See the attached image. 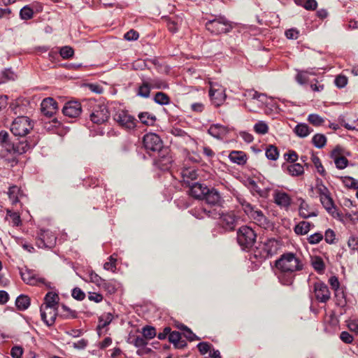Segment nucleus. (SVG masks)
Masks as SVG:
<instances>
[{
  "instance_id": "f257e3e1",
  "label": "nucleus",
  "mask_w": 358,
  "mask_h": 358,
  "mask_svg": "<svg viewBox=\"0 0 358 358\" xmlns=\"http://www.w3.org/2000/svg\"><path fill=\"white\" fill-rule=\"evenodd\" d=\"M279 281L284 285H291L294 282L295 273L303 268L301 259L292 252H287L275 262Z\"/></svg>"
},
{
  "instance_id": "f03ea898",
  "label": "nucleus",
  "mask_w": 358,
  "mask_h": 358,
  "mask_svg": "<svg viewBox=\"0 0 358 358\" xmlns=\"http://www.w3.org/2000/svg\"><path fill=\"white\" fill-rule=\"evenodd\" d=\"M8 136L7 131H0V157L2 158L6 157L8 153L17 155L25 153L29 149L34 147L37 143L36 141L29 143L25 139L16 143H11L8 141Z\"/></svg>"
},
{
  "instance_id": "7ed1b4c3",
  "label": "nucleus",
  "mask_w": 358,
  "mask_h": 358,
  "mask_svg": "<svg viewBox=\"0 0 358 358\" xmlns=\"http://www.w3.org/2000/svg\"><path fill=\"white\" fill-rule=\"evenodd\" d=\"M83 107L90 112V119L95 124H102L108 120L110 114L107 106L95 99H90L83 101Z\"/></svg>"
},
{
  "instance_id": "20e7f679",
  "label": "nucleus",
  "mask_w": 358,
  "mask_h": 358,
  "mask_svg": "<svg viewBox=\"0 0 358 358\" xmlns=\"http://www.w3.org/2000/svg\"><path fill=\"white\" fill-rule=\"evenodd\" d=\"M34 124L29 117L21 116L14 120L10 131L15 136H24L33 129Z\"/></svg>"
},
{
  "instance_id": "39448f33",
  "label": "nucleus",
  "mask_w": 358,
  "mask_h": 358,
  "mask_svg": "<svg viewBox=\"0 0 358 358\" xmlns=\"http://www.w3.org/2000/svg\"><path fill=\"white\" fill-rule=\"evenodd\" d=\"M256 238L255 231L248 226L241 227L237 232V241L243 249L251 248L255 244Z\"/></svg>"
},
{
  "instance_id": "423d86ee",
  "label": "nucleus",
  "mask_w": 358,
  "mask_h": 358,
  "mask_svg": "<svg viewBox=\"0 0 358 358\" xmlns=\"http://www.w3.org/2000/svg\"><path fill=\"white\" fill-rule=\"evenodd\" d=\"M206 27L211 34L215 35L229 32L231 29L229 21L221 16L208 20L206 23Z\"/></svg>"
},
{
  "instance_id": "0eeeda50",
  "label": "nucleus",
  "mask_w": 358,
  "mask_h": 358,
  "mask_svg": "<svg viewBox=\"0 0 358 358\" xmlns=\"http://www.w3.org/2000/svg\"><path fill=\"white\" fill-rule=\"evenodd\" d=\"M209 96L214 106H221L226 99L225 89L216 83H210Z\"/></svg>"
},
{
  "instance_id": "6e6552de",
  "label": "nucleus",
  "mask_w": 358,
  "mask_h": 358,
  "mask_svg": "<svg viewBox=\"0 0 358 358\" xmlns=\"http://www.w3.org/2000/svg\"><path fill=\"white\" fill-rule=\"evenodd\" d=\"M121 127L127 129H133L136 127V119L126 110H118L113 117Z\"/></svg>"
},
{
  "instance_id": "1a4fd4ad",
  "label": "nucleus",
  "mask_w": 358,
  "mask_h": 358,
  "mask_svg": "<svg viewBox=\"0 0 358 358\" xmlns=\"http://www.w3.org/2000/svg\"><path fill=\"white\" fill-rule=\"evenodd\" d=\"M143 142L146 150L153 152L160 151L163 147L160 137L154 133L145 134L143 136Z\"/></svg>"
},
{
  "instance_id": "9d476101",
  "label": "nucleus",
  "mask_w": 358,
  "mask_h": 358,
  "mask_svg": "<svg viewBox=\"0 0 358 358\" xmlns=\"http://www.w3.org/2000/svg\"><path fill=\"white\" fill-rule=\"evenodd\" d=\"M247 208L248 212L245 214L252 220L255 224L264 228L268 226V220L260 209L253 206H248Z\"/></svg>"
},
{
  "instance_id": "9b49d317",
  "label": "nucleus",
  "mask_w": 358,
  "mask_h": 358,
  "mask_svg": "<svg viewBox=\"0 0 358 358\" xmlns=\"http://www.w3.org/2000/svg\"><path fill=\"white\" fill-rule=\"evenodd\" d=\"M314 293L316 299L321 303H326L331 298V293L328 286L322 282L315 283Z\"/></svg>"
},
{
  "instance_id": "f8f14e48",
  "label": "nucleus",
  "mask_w": 358,
  "mask_h": 358,
  "mask_svg": "<svg viewBox=\"0 0 358 358\" xmlns=\"http://www.w3.org/2000/svg\"><path fill=\"white\" fill-rule=\"evenodd\" d=\"M83 106V105L78 101H69L65 104L62 112L65 116L77 117L81 113Z\"/></svg>"
},
{
  "instance_id": "ddd939ff",
  "label": "nucleus",
  "mask_w": 358,
  "mask_h": 358,
  "mask_svg": "<svg viewBox=\"0 0 358 358\" xmlns=\"http://www.w3.org/2000/svg\"><path fill=\"white\" fill-rule=\"evenodd\" d=\"M41 316L43 321L48 325L51 326L54 324L58 313L57 308H46L41 306Z\"/></svg>"
},
{
  "instance_id": "4468645a",
  "label": "nucleus",
  "mask_w": 358,
  "mask_h": 358,
  "mask_svg": "<svg viewBox=\"0 0 358 358\" xmlns=\"http://www.w3.org/2000/svg\"><path fill=\"white\" fill-rule=\"evenodd\" d=\"M41 106L42 113L47 117H52L57 111V103L50 97L44 99Z\"/></svg>"
},
{
  "instance_id": "2eb2a0df",
  "label": "nucleus",
  "mask_w": 358,
  "mask_h": 358,
  "mask_svg": "<svg viewBox=\"0 0 358 358\" xmlns=\"http://www.w3.org/2000/svg\"><path fill=\"white\" fill-rule=\"evenodd\" d=\"M220 224L227 230H233L236 224V217L234 213H222Z\"/></svg>"
},
{
  "instance_id": "dca6fc26",
  "label": "nucleus",
  "mask_w": 358,
  "mask_h": 358,
  "mask_svg": "<svg viewBox=\"0 0 358 358\" xmlns=\"http://www.w3.org/2000/svg\"><path fill=\"white\" fill-rule=\"evenodd\" d=\"M273 199L275 203L278 206L285 209H287L289 207L292 201V199L288 194L280 191L275 192Z\"/></svg>"
},
{
  "instance_id": "f3484780",
  "label": "nucleus",
  "mask_w": 358,
  "mask_h": 358,
  "mask_svg": "<svg viewBox=\"0 0 358 358\" xmlns=\"http://www.w3.org/2000/svg\"><path fill=\"white\" fill-rule=\"evenodd\" d=\"M203 199H205L206 203L210 206H220L222 203L220 193L214 188H208V192L205 193Z\"/></svg>"
},
{
  "instance_id": "a211bd4d",
  "label": "nucleus",
  "mask_w": 358,
  "mask_h": 358,
  "mask_svg": "<svg viewBox=\"0 0 358 358\" xmlns=\"http://www.w3.org/2000/svg\"><path fill=\"white\" fill-rule=\"evenodd\" d=\"M331 157L338 169H343L347 167L348 160L345 157L341 155L340 148L337 147L331 152Z\"/></svg>"
},
{
  "instance_id": "6ab92c4d",
  "label": "nucleus",
  "mask_w": 358,
  "mask_h": 358,
  "mask_svg": "<svg viewBox=\"0 0 358 358\" xmlns=\"http://www.w3.org/2000/svg\"><path fill=\"white\" fill-rule=\"evenodd\" d=\"M20 275L24 282L30 285H36L38 283H45V279L42 278H36L30 270L21 271Z\"/></svg>"
},
{
  "instance_id": "aec40b11",
  "label": "nucleus",
  "mask_w": 358,
  "mask_h": 358,
  "mask_svg": "<svg viewBox=\"0 0 358 358\" xmlns=\"http://www.w3.org/2000/svg\"><path fill=\"white\" fill-rule=\"evenodd\" d=\"M280 243L274 238H269L263 243V250L267 255L272 256L280 248Z\"/></svg>"
},
{
  "instance_id": "412c9836",
  "label": "nucleus",
  "mask_w": 358,
  "mask_h": 358,
  "mask_svg": "<svg viewBox=\"0 0 358 358\" xmlns=\"http://www.w3.org/2000/svg\"><path fill=\"white\" fill-rule=\"evenodd\" d=\"M208 187L199 182H195L190 186L189 194L199 199H203L206 192H208Z\"/></svg>"
},
{
  "instance_id": "4be33fe9",
  "label": "nucleus",
  "mask_w": 358,
  "mask_h": 358,
  "mask_svg": "<svg viewBox=\"0 0 358 358\" xmlns=\"http://www.w3.org/2000/svg\"><path fill=\"white\" fill-rule=\"evenodd\" d=\"M228 131L229 130L226 127L219 124L211 125L208 130L210 136L217 139L224 138L228 134Z\"/></svg>"
},
{
  "instance_id": "5701e85b",
  "label": "nucleus",
  "mask_w": 358,
  "mask_h": 358,
  "mask_svg": "<svg viewBox=\"0 0 358 358\" xmlns=\"http://www.w3.org/2000/svg\"><path fill=\"white\" fill-rule=\"evenodd\" d=\"M59 301L58 294L55 292H49L44 298V303L41 306L46 308H57Z\"/></svg>"
},
{
  "instance_id": "b1692460",
  "label": "nucleus",
  "mask_w": 358,
  "mask_h": 358,
  "mask_svg": "<svg viewBox=\"0 0 358 358\" xmlns=\"http://www.w3.org/2000/svg\"><path fill=\"white\" fill-rule=\"evenodd\" d=\"M299 211V215L304 219L317 215V213L312 210L310 206L303 199L301 201Z\"/></svg>"
},
{
  "instance_id": "393cba45",
  "label": "nucleus",
  "mask_w": 358,
  "mask_h": 358,
  "mask_svg": "<svg viewBox=\"0 0 358 358\" xmlns=\"http://www.w3.org/2000/svg\"><path fill=\"white\" fill-rule=\"evenodd\" d=\"M197 211L199 214V218L203 217V216L200 215V213H203L206 216L213 219H220L222 215V213L220 210H217V208L213 207H201L199 208ZM196 217H199V215H196Z\"/></svg>"
},
{
  "instance_id": "a878e982",
  "label": "nucleus",
  "mask_w": 358,
  "mask_h": 358,
  "mask_svg": "<svg viewBox=\"0 0 358 358\" xmlns=\"http://www.w3.org/2000/svg\"><path fill=\"white\" fill-rule=\"evenodd\" d=\"M313 227L314 225L309 222L301 221L294 227V231L297 235H305Z\"/></svg>"
},
{
  "instance_id": "bb28decb",
  "label": "nucleus",
  "mask_w": 358,
  "mask_h": 358,
  "mask_svg": "<svg viewBox=\"0 0 358 358\" xmlns=\"http://www.w3.org/2000/svg\"><path fill=\"white\" fill-rule=\"evenodd\" d=\"M166 26L169 31L176 33L181 25L182 18L174 17L173 18H166Z\"/></svg>"
},
{
  "instance_id": "cd10ccee",
  "label": "nucleus",
  "mask_w": 358,
  "mask_h": 358,
  "mask_svg": "<svg viewBox=\"0 0 358 358\" xmlns=\"http://www.w3.org/2000/svg\"><path fill=\"white\" fill-rule=\"evenodd\" d=\"M169 340L177 348H182L186 345L185 341H181V334L176 331H171Z\"/></svg>"
},
{
  "instance_id": "c85d7f7f",
  "label": "nucleus",
  "mask_w": 358,
  "mask_h": 358,
  "mask_svg": "<svg viewBox=\"0 0 358 358\" xmlns=\"http://www.w3.org/2000/svg\"><path fill=\"white\" fill-rule=\"evenodd\" d=\"M41 241L45 247L51 248L56 243V237L49 231H44L41 234Z\"/></svg>"
},
{
  "instance_id": "c756f323",
  "label": "nucleus",
  "mask_w": 358,
  "mask_h": 358,
  "mask_svg": "<svg viewBox=\"0 0 358 358\" xmlns=\"http://www.w3.org/2000/svg\"><path fill=\"white\" fill-rule=\"evenodd\" d=\"M329 282L331 287V288L335 292V296L338 299H343V292L340 289V282L338 280V278L336 276H331L329 279Z\"/></svg>"
},
{
  "instance_id": "7c9ffc66",
  "label": "nucleus",
  "mask_w": 358,
  "mask_h": 358,
  "mask_svg": "<svg viewBox=\"0 0 358 358\" xmlns=\"http://www.w3.org/2000/svg\"><path fill=\"white\" fill-rule=\"evenodd\" d=\"M172 163V159L171 156H166L164 155L160 156L157 159L156 164L157 166L162 171H166L170 169Z\"/></svg>"
},
{
  "instance_id": "2f4dec72",
  "label": "nucleus",
  "mask_w": 358,
  "mask_h": 358,
  "mask_svg": "<svg viewBox=\"0 0 358 358\" xmlns=\"http://www.w3.org/2000/svg\"><path fill=\"white\" fill-rule=\"evenodd\" d=\"M312 131L313 129L305 123L298 124L294 128L295 134L301 138L308 136Z\"/></svg>"
},
{
  "instance_id": "473e14b6",
  "label": "nucleus",
  "mask_w": 358,
  "mask_h": 358,
  "mask_svg": "<svg viewBox=\"0 0 358 358\" xmlns=\"http://www.w3.org/2000/svg\"><path fill=\"white\" fill-rule=\"evenodd\" d=\"M15 305L18 310H25L30 306V299L27 295H20L15 301Z\"/></svg>"
},
{
  "instance_id": "72a5a7b5",
  "label": "nucleus",
  "mask_w": 358,
  "mask_h": 358,
  "mask_svg": "<svg viewBox=\"0 0 358 358\" xmlns=\"http://www.w3.org/2000/svg\"><path fill=\"white\" fill-rule=\"evenodd\" d=\"M229 157L231 162L238 164H244L246 162L245 155L241 151H232Z\"/></svg>"
},
{
  "instance_id": "f704fd0d",
  "label": "nucleus",
  "mask_w": 358,
  "mask_h": 358,
  "mask_svg": "<svg viewBox=\"0 0 358 358\" xmlns=\"http://www.w3.org/2000/svg\"><path fill=\"white\" fill-rule=\"evenodd\" d=\"M286 169L287 173L292 176H299L302 175L304 172L303 166L299 163L287 165Z\"/></svg>"
},
{
  "instance_id": "c9c22d12",
  "label": "nucleus",
  "mask_w": 358,
  "mask_h": 358,
  "mask_svg": "<svg viewBox=\"0 0 358 358\" xmlns=\"http://www.w3.org/2000/svg\"><path fill=\"white\" fill-rule=\"evenodd\" d=\"M8 195L12 203L15 204L19 202L20 189L17 186H12L8 189Z\"/></svg>"
},
{
  "instance_id": "e433bc0d",
  "label": "nucleus",
  "mask_w": 358,
  "mask_h": 358,
  "mask_svg": "<svg viewBox=\"0 0 358 358\" xmlns=\"http://www.w3.org/2000/svg\"><path fill=\"white\" fill-rule=\"evenodd\" d=\"M138 118L143 124L146 125H152L156 120L155 116L148 112L139 113Z\"/></svg>"
},
{
  "instance_id": "4c0bfd02",
  "label": "nucleus",
  "mask_w": 358,
  "mask_h": 358,
  "mask_svg": "<svg viewBox=\"0 0 358 358\" xmlns=\"http://www.w3.org/2000/svg\"><path fill=\"white\" fill-rule=\"evenodd\" d=\"M324 208L330 213L334 208V201L330 196V193L320 198Z\"/></svg>"
},
{
  "instance_id": "58836bf2",
  "label": "nucleus",
  "mask_w": 358,
  "mask_h": 358,
  "mask_svg": "<svg viewBox=\"0 0 358 358\" xmlns=\"http://www.w3.org/2000/svg\"><path fill=\"white\" fill-rule=\"evenodd\" d=\"M266 156L270 160H277L279 157L278 148L273 145H269L266 149Z\"/></svg>"
},
{
  "instance_id": "ea45409f",
  "label": "nucleus",
  "mask_w": 358,
  "mask_h": 358,
  "mask_svg": "<svg viewBox=\"0 0 358 358\" xmlns=\"http://www.w3.org/2000/svg\"><path fill=\"white\" fill-rule=\"evenodd\" d=\"M311 264L313 268L319 273H322L324 271V263L322 259L320 257H313L311 259Z\"/></svg>"
},
{
  "instance_id": "a19ab883",
  "label": "nucleus",
  "mask_w": 358,
  "mask_h": 358,
  "mask_svg": "<svg viewBox=\"0 0 358 358\" xmlns=\"http://www.w3.org/2000/svg\"><path fill=\"white\" fill-rule=\"evenodd\" d=\"M16 77L15 73L10 69H5L0 73V84L8 80H14Z\"/></svg>"
},
{
  "instance_id": "79ce46f5",
  "label": "nucleus",
  "mask_w": 358,
  "mask_h": 358,
  "mask_svg": "<svg viewBox=\"0 0 358 358\" xmlns=\"http://www.w3.org/2000/svg\"><path fill=\"white\" fill-rule=\"evenodd\" d=\"M148 83L150 84L151 88L156 89H166L168 88V85L166 83L159 78H149L147 80Z\"/></svg>"
},
{
  "instance_id": "37998d69",
  "label": "nucleus",
  "mask_w": 358,
  "mask_h": 358,
  "mask_svg": "<svg viewBox=\"0 0 358 358\" xmlns=\"http://www.w3.org/2000/svg\"><path fill=\"white\" fill-rule=\"evenodd\" d=\"M313 145L317 148H322L327 143V138L321 134H315L312 139Z\"/></svg>"
},
{
  "instance_id": "c03bdc74",
  "label": "nucleus",
  "mask_w": 358,
  "mask_h": 358,
  "mask_svg": "<svg viewBox=\"0 0 358 358\" xmlns=\"http://www.w3.org/2000/svg\"><path fill=\"white\" fill-rule=\"evenodd\" d=\"M151 87L148 82L143 80L142 85L138 88V94L142 97L148 98L150 96Z\"/></svg>"
},
{
  "instance_id": "a18cd8bd",
  "label": "nucleus",
  "mask_w": 358,
  "mask_h": 358,
  "mask_svg": "<svg viewBox=\"0 0 358 358\" xmlns=\"http://www.w3.org/2000/svg\"><path fill=\"white\" fill-rule=\"evenodd\" d=\"M181 174L184 180H193L197 178V172L194 169H185L182 170Z\"/></svg>"
},
{
  "instance_id": "49530a36",
  "label": "nucleus",
  "mask_w": 358,
  "mask_h": 358,
  "mask_svg": "<svg viewBox=\"0 0 358 358\" xmlns=\"http://www.w3.org/2000/svg\"><path fill=\"white\" fill-rule=\"evenodd\" d=\"M255 131L258 134H265L268 131V125L263 121H259L254 126Z\"/></svg>"
},
{
  "instance_id": "de8ad7c7",
  "label": "nucleus",
  "mask_w": 358,
  "mask_h": 358,
  "mask_svg": "<svg viewBox=\"0 0 358 358\" xmlns=\"http://www.w3.org/2000/svg\"><path fill=\"white\" fill-rule=\"evenodd\" d=\"M154 100L160 105H166L169 103V96L163 92H157L155 96Z\"/></svg>"
},
{
  "instance_id": "09e8293b",
  "label": "nucleus",
  "mask_w": 358,
  "mask_h": 358,
  "mask_svg": "<svg viewBox=\"0 0 358 358\" xmlns=\"http://www.w3.org/2000/svg\"><path fill=\"white\" fill-rule=\"evenodd\" d=\"M34 15L33 10L28 6H24L20 12V16L22 20H29L32 18Z\"/></svg>"
},
{
  "instance_id": "8fccbe9b",
  "label": "nucleus",
  "mask_w": 358,
  "mask_h": 358,
  "mask_svg": "<svg viewBox=\"0 0 358 358\" xmlns=\"http://www.w3.org/2000/svg\"><path fill=\"white\" fill-rule=\"evenodd\" d=\"M311 161L315 165L317 172L320 173L322 176H324L325 173V170L321 163L320 158L314 155L311 157Z\"/></svg>"
},
{
  "instance_id": "3c124183",
  "label": "nucleus",
  "mask_w": 358,
  "mask_h": 358,
  "mask_svg": "<svg viewBox=\"0 0 358 358\" xmlns=\"http://www.w3.org/2000/svg\"><path fill=\"white\" fill-rule=\"evenodd\" d=\"M143 336L146 339H152L156 336V330L153 327L147 326L143 329Z\"/></svg>"
},
{
  "instance_id": "603ef678",
  "label": "nucleus",
  "mask_w": 358,
  "mask_h": 358,
  "mask_svg": "<svg viewBox=\"0 0 358 358\" xmlns=\"http://www.w3.org/2000/svg\"><path fill=\"white\" fill-rule=\"evenodd\" d=\"M59 54L64 59H69L74 54L73 49L70 46H64L60 49Z\"/></svg>"
},
{
  "instance_id": "864d4df0",
  "label": "nucleus",
  "mask_w": 358,
  "mask_h": 358,
  "mask_svg": "<svg viewBox=\"0 0 358 358\" xmlns=\"http://www.w3.org/2000/svg\"><path fill=\"white\" fill-rule=\"evenodd\" d=\"M62 316L66 318H75L76 317V313L74 310H72L67 306L62 304Z\"/></svg>"
},
{
  "instance_id": "5fc2aeb1",
  "label": "nucleus",
  "mask_w": 358,
  "mask_h": 358,
  "mask_svg": "<svg viewBox=\"0 0 358 358\" xmlns=\"http://www.w3.org/2000/svg\"><path fill=\"white\" fill-rule=\"evenodd\" d=\"M113 319V316L111 313L103 315L99 319V327L101 328L105 327L112 322Z\"/></svg>"
},
{
  "instance_id": "6e6d98bb",
  "label": "nucleus",
  "mask_w": 358,
  "mask_h": 358,
  "mask_svg": "<svg viewBox=\"0 0 358 358\" xmlns=\"http://www.w3.org/2000/svg\"><path fill=\"white\" fill-rule=\"evenodd\" d=\"M308 122L314 126H320L324 122V119L317 114H310L308 117Z\"/></svg>"
},
{
  "instance_id": "4d7b16f0",
  "label": "nucleus",
  "mask_w": 358,
  "mask_h": 358,
  "mask_svg": "<svg viewBox=\"0 0 358 358\" xmlns=\"http://www.w3.org/2000/svg\"><path fill=\"white\" fill-rule=\"evenodd\" d=\"M324 238V236L322 233L317 232L315 233L308 238V241L311 245H315L319 243Z\"/></svg>"
},
{
  "instance_id": "13d9d810",
  "label": "nucleus",
  "mask_w": 358,
  "mask_h": 358,
  "mask_svg": "<svg viewBox=\"0 0 358 358\" xmlns=\"http://www.w3.org/2000/svg\"><path fill=\"white\" fill-rule=\"evenodd\" d=\"M7 216H8L13 224V226H19L21 223L20 215L17 213L7 210Z\"/></svg>"
},
{
  "instance_id": "bf43d9fd",
  "label": "nucleus",
  "mask_w": 358,
  "mask_h": 358,
  "mask_svg": "<svg viewBox=\"0 0 358 358\" xmlns=\"http://www.w3.org/2000/svg\"><path fill=\"white\" fill-rule=\"evenodd\" d=\"M103 268L107 271H115L116 268V258L114 257V255L109 257V261L104 264Z\"/></svg>"
},
{
  "instance_id": "052dcab7",
  "label": "nucleus",
  "mask_w": 358,
  "mask_h": 358,
  "mask_svg": "<svg viewBox=\"0 0 358 358\" xmlns=\"http://www.w3.org/2000/svg\"><path fill=\"white\" fill-rule=\"evenodd\" d=\"M90 281L95 283L96 285L101 286V285H106V282L103 280L100 276H99L94 271H91L90 273Z\"/></svg>"
},
{
  "instance_id": "680f3d73",
  "label": "nucleus",
  "mask_w": 358,
  "mask_h": 358,
  "mask_svg": "<svg viewBox=\"0 0 358 358\" xmlns=\"http://www.w3.org/2000/svg\"><path fill=\"white\" fill-rule=\"evenodd\" d=\"M250 96L252 97V99L257 100L262 103H266L267 99L266 94L259 93L257 91L250 92Z\"/></svg>"
},
{
  "instance_id": "e2e57ef3",
  "label": "nucleus",
  "mask_w": 358,
  "mask_h": 358,
  "mask_svg": "<svg viewBox=\"0 0 358 358\" xmlns=\"http://www.w3.org/2000/svg\"><path fill=\"white\" fill-rule=\"evenodd\" d=\"M348 246L352 251H355L358 249V237L355 235H352L348 240Z\"/></svg>"
},
{
  "instance_id": "0e129e2a",
  "label": "nucleus",
  "mask_w": 358,
  "mask_h": 358,
  "mask_svg": "<svg viewBox=\"0 0 358 358\" xmlns=\"http://www.w3.org/2000/svg\"><path fill=\"white\" fill-rule=\"evenodd\" d=\"M334 83L338 88H343L348 84V78L345 76L339 75L336 77Z\"/></svg>"
},
{
  "instance_id": "69168bd1",
  "label": "nucleus",
  "mask_w": 358,
  "mask_h": 358,
  "mask_svg": "<svg viewBox=\"0 0 358 358\" xmlns=\"http://www.w3.org/2000/svg\"><path fill=\"white\" fill-rule=\"evenodd\" d=\"M324 237L325 241L327 243L333 244L334 243L336 234H335V232L332 229H329L325 231Z\"/></svg>"
},
{
  "instance_id": "338daca9",
  "label": "nucleus",
  "mask_w": 358,
  "mask_h": 358,
  "mask_svg": "<svg viewBox=\"0 0 358 358\" xmlns=\"http://www.w3.org/2000/svg\"><path fill=\"white\" fill-rule=\"evenodd\" d=\"M197 348L201 355H205L208 352H211L210 351L211 345L206 342L199 343L197 345Z\"/></svg>"
},
{
  "instance_id": "774afa93",
  "label": "nucleus",
  "mask_w": 358,
  "mask_h": 358,
  "mask_svg": "<svg viewBox=\"0 0 358 358\" xmlns=\"http://www.w3.org/2000/svg\"><path fill=\"white\" fill-rule=\"evenodd\" d=\"M23 354V349L20 346H14L11 348L10 355L13 358H21Z\"/></svg>"
}]
</instances>
